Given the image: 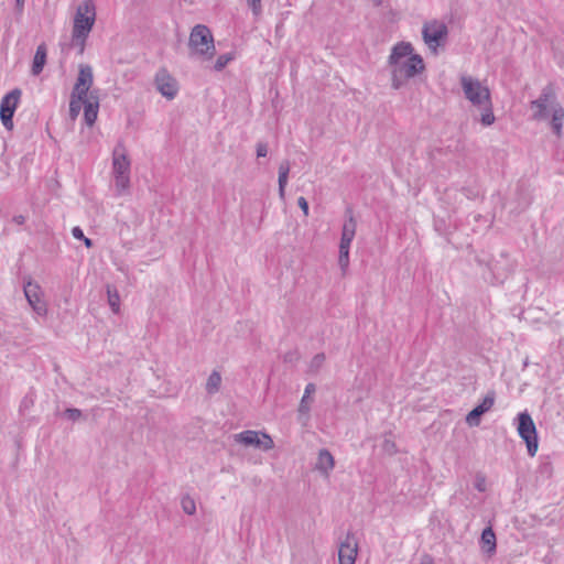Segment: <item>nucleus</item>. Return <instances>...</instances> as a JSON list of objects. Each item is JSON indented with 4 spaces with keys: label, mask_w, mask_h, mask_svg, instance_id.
<instances>
[{
    "label": "nucleus",
    "mask_w": 564,
    "mask_h": 564,
    "mask_svg": "<svg viewBox=\"0 0 564 564\" xmlns=\"http://www.w3.org/2000/svg\"><path fill=\"white\" fill-rule=\"evenodd\" d=\"M72 235L74 238L83 240L87 248H90L93 246V241L89 238L85 237L80 227H78V226L74 227L72 229Z\"/></svg>",
    "instance_id": "c85d7f7f"
},
{
    "label": "nucleus",
    "mask_w": 564,
    "mask_h": 564,
    "mask_svg": "<svg viewBox=\"0 0 564 564\" xmlns=\"http://www.w3.org/2000/svg\"><path fill=\"white\" fill-rule=\"evenodd\" d=\"M378 2H381L382 0H377Z\"/></svg>",
    "instance_id": "a19ab883"
},
{
    "label": "nucleus",
    "mask_w": 564,
    "mask_h": 564,
    "mask_svg": "<svg viewBox=\"0 0 564 564\" xmlns=\"http://www.w3.org/2000/svg\"><path fill=\"white\" fill-rule=\"evenodd\" d=\"M247 4L256 18L262 13L261 0H247Z\"/></svg>",
    "instance_id": "c756f323"
},
{
    "label": "nucleus",
    "mask_w": 564,
    "mask_h": 564,
    "mask_svg": "<svg viewBox=\"0 0 564 564\" xmlns=\"http://www.w3.org/2000/svg\"><path fill=\"white\" fill-rule=\"evenodd\" d=\"M532 110V119L536 121H543L549 118L553 132L561 137L563 121H564V108L557 101L555 91L552 87L547 86L542 89L540 96L530 102Z\"/></svg>",
    "instance_id": "7ed1b4c3"
},
{
    "label": "nucleus",
    "mask_w": 564,
    "mask_h": 564,
    "mask_svg": "<svg viewBox=\"0 0 564 564\" xmlns=\"http://www.w3.org/2000/svg\"><path fill=\"white\" fill-rule=\"evenodd\" d=\"M324 361H325V355L324 354L315 355L312 358L311 362H310V370L312 372L318 371V369L323 366Z\"/></svg>",
    "instance_id": "cd10ccee"
},
{
    "label": "nucleus",
    "mask_w": 564,
    "mask_h": 564,
    "mask_svg": "<svg viewBox=\"0 0 564 564\" xmlns=\"http://www.w3.org/2000/svg\"><path fill=\"white\" fill-rule=\"evenodd\" d=\"M96 21V8L93 0H85L77 9L74 17L72 41L84 51L86 40L91 32Z\"/></svg>",
    "instance_id": "39448f33"
},
{
    "label": "nucleus",
    "mask_w": 564,
    "mask_h": 564,
    "mask_svg": "<svg viewBox=\"0 0 564 564\" xmlns=\"http://www.w3.org/2000/svg\"><path fill=\"white\" fill-rule=\"evenodd\" d=\"M22 91L19 88L6 94L0 102V119L6 129H13V115L18 108Z\"/></svg>",
    "instance_id": "9d476101"
},
{
    "label": "nucleus",
    "mask_w": 564,
    "mask_h": 564,
    "mask_svg": "<svg viewBox=\"0 0 564 564\" xmlns=\"http://www.w3.org/2000/svg\"><path fill=\"white\" fill-rule=\"evenodd\" d=\"M26 218L23 215H17L13 217V221L17 225H23L25 223Z\"/></svg>",
    "instance_id": "58836bf2"
},
{
    "label": "nucleus",
    "mask_w": 564,
    "mask_h": 564,
    "mask_svg": "<svg viewBox=\"0 0 564 564\" xmlns=\"http://www.w3.org/2000/svg\"><path fill=\"white\" fill-rule=\"evenodd\" d=\"M349 250L350 249H339L338 264L343 272H345L349 265Z\"/></svg>",
    "instance_id": "bb28decb"
},
{
    "label": "nucleus",
    "mask_w": 564,
    "mask_h": 564,
    "mask_svg": "<svg viewBox=\"0 0 564 564\" xmlns=\"http://www.w3.org/2000/svg\"><path fill=\"white\" fill-rule=\"evenodd\" d=\"M25 299L39 316L47 314V305L43 300V291L39 283L29 280L23 288Z\"/></svg>",
    "instance_id": "9b49d317"
},
{
    "label": "nucleus",
    "mask_w": 564,
    "mask_h": 564,
    "mask_svg": "<svg viewBox=\"0 0 564 564\" xmlns=\"http://www.w3.org/2000/svg\"><path fill=\"white\" fill-rule=\"evenodd\" d=\"M216 53L215 41L210 29L204 24H196L188 37V55L192 59L210 61Z\"/></svg>",
    "instance_id": "20e7f679"
},
{
    "label": "nucleus",
    "mask_w": 564,
    "mask_h": 564,
    "mask_svg": "<svg viewBox=\"0 0 564 564\" xmlns=\"http://www.w3.org/2000/svg\"><path fill=\"white\" fill-rule=\"evenodd\" d=\"M413 51L409 42H400L392 47L388 63L393 89L402 88L409 79L424 72L425 64L422 56L414 54Z\"/></svg>",
    "instance_id": "f257e3e1"
},
{
    "label": "nucleus",
    "mask_w": 564,
    "mask_h": 564,
    "mask_svg": "<svg viewBox=\"0 0 564 564\" xmlns=\"http://www.w3.org/2000/svg\"><path fill=\"white\" fill-rule=\"evenodd\" d=\"M486 413L485 410L478 404L466 416V423L469 426H478L480 423V416Z\"/></svg>",
    "instance_id": "b1692460"
},
{
    "label": "nucleus",
    "mask_w": 564,
    "mask_h": 564,
    "mask_svg": "<svg viewBox=\"0 0 564 564\" xmlns=\"http://www.w3.org/2000/svg\"><path fill=\"white\" fill-rule=\"evenodd\" d=\"M99 99L95 91H89L87 101L84 107V120L88 127H91L98 116Z\"/></svg>",
    "instance_id": "2eb2a0df"
},
{
    "label": "nucleus",
    "mask_w": 564,
    "mask_h": 564,
    "mask_svg": "<svg viewBox=\"0 0 564 564\" xmlns=\"http://www.w3.org/2000/svg\"><path fill=\"white\" fill-rule=\"evenodd\" d=\"M108 304L115 314L120 312V295L116 288L107 285Z\"/></svg>",
    "instance_id": "5701e85b"
},
{
    "label": "nucleus",
    "mask_w": 564,
    "mask_h": 564,
    "mask_svg": "<svg viewBox=\"0 0 564 564\" xmlns=\"http://www.w3.org/2000/svg\"><path fill=\"white\" fill-rule=\"evenodd\" d=\"M47 50L45 44H40L35 51L31 73L33 76H39L46 64Z\"/></svg>",
    "instance_id": "6ab92c4d"
},
{
    "label": "nucleus",
    "mask_w": 564,
    "mask_h": 564,
    "mask_svg": "<svg viewBox=\"0 0 564 564\" xmlns=\"http://www.w3.org/2000/svg\"><path fill=\"white\" fill-rule=\"evenodd\" d=\"M356 221L352 217H349L343 226L341 237L339 242V249H350V245L356 235Z\"/></svg>",
    "instance_id": "f3484780"
},
{
    "label": "nucleus",
    "mask_w": 564,
    "mask_h": 564,
    "mask_svg": "<svg viewBox=\"0 0 564 564\" xmlns=\"http://www.w3.org/2000/svg\"><path fill=\"white\" fill-rule=\"evenodd\" d=\"M316 390V387L314 383H307L304 390V394L301 399L300 405H299V413L307 415L311 410V394H313Z\"/></svg>",
    "instance_id": "412c9836"
},
{
    "label": "nucleus",
    "mask_w": 564,
    "mask_h": 564,
    "mask_svg": "<svg viewBox=\"0 0 564 564\" xmlns=\"http://www.w3.org/2000/svg\"><path fill=\"white\" fill-rule=\"evenodd\" d=\"M234 441L243 446H252L262 451H270L274 447L271 436L261 431L247 430L234 435Z\"/></svg>",
    "instance_id": "1a4fd4ad"
},
{
    "label": "nucleus",
    "mask_w": 564,
    "mask_h": 564,
    "mask_svg": "<svg viewBox=\"0 0 564 564\" xmlns=\"http://www.w3.org/2000/svg\"><path fill=\"white\" fill-rule=\"evenodd\" d=\"M358 555V542L356 538L348 533L345 540L339 544L338 563L355 564Z\"/></svg>",
    "instance_id": "4468645a"
},
{
    "label": "nucleus",
    "mask_w": 564,
    "mask_h": 564,
    "mask_svg": "<svg viewBox=\"0 0 564 564\" xmlns=\"http://www.w3.org/2000/svg\"><path fill=\"white\" fill-rule=\"evenodd\" d=\"M131 161L127 148L122 141H119L112 151V175L130 174Z\"/></svg>",
    "instance_id": "ddd939ff"
},
{
    "label": "nucleus",
    "mask_w": 564,
    "mask_h": 564,
    "mask_svg": "<svg viewBox=\"0 0 564 564\" xmlns=\"http://www.w3.org/2000/svg\"><path fill=\"white\" fill-rule=\"evenodd\" d=\"M517 431L519 436L524 441L528 454L533 457L539 447L538 433L535 424L529 413L522 412L517 416Z\"/></svg>",
    "instance_id": "0eeeda50"
},
{
    "label": "nucleus",
    "mask_w": 564,
    "mask_h": 564,
    "mask_svg": "<svg viewBox=\"0 0 564 564\" xmlns=\"http://www.w3.org/2000/svg\"><path fill=\"white\" fill-rule=\"evenodd\" d=\"M113 185L117 196H123L129 194L130 191V174H115Z\"/></svg>",
    "instance_id": "aec40b11"
},
{
    "label": "nucleus",
    "mask_w": 564,
    "mask_h": 564,
    "mask_svg": "<svg viewBox=\"0 0 564 564\" xmlns=\"http://www.w3.org/2000/svg\"><path fill=\"white\" fill-rule=\"evenodd\" d=\"M290 173V164L288 161H284L279 166V174L289 175Z\"/></svg>",
    "instance_id": "e433bc0d"
},
{
    "label": "nucleus",
    "mask_w": 564,
    "mask_h": 564,
    "mask_svg": "<svg viewBox=\"0 0 564 564\" xmlns=\"http://www.w3.org/2000/svg\"><path fill=\"white\" fill-rule=\"evenodd\" d=\"M25 0H15V10L19 13L23 12Z\"/></svg>",
    "instance_id": "4c0bfd02"
},
{
    "label": "nucleus",
    "mask_w": 564,
    "mask_h": 564,
    "mask_svg": "<svg viewBox=\"0 0 564 564\" xmlns=\"http://www.w3.org/2000/svg\"><path fill=\"white\" fill-rule=\"evenodd\" d=\"M496 534L494 530L490 527L484 529L480 536V547L482 552L491 556L496 552Z\"/></svg>",
    "instance_id": "a211bd4d"
},
{
    "label": "nucleus",
    "mask_w": 564,
    "mask_h": 564,
    "mask_svg": "<svg viewBox=\"0 0 564 564\" xmlns=\"http://www.w3.org/2000/svg\"><path fill=\"white\" fill-rule=\"evenodd\" d=\"M423 564H432V563H431V562H425V563H423Z\"/></svg>",
    "instance_id": "ea45409f"
},
{
    "label": "nucleus",
    "mask_w": 564,
    "mask_h": 564,
    "mask_svg": "<svg viewBox=\"0 0 564 564\" xmlns=\"http://www.w3.org/2000/svg\"><path fill=\"white\" fill-rule=\"evenodd\" d=\"M220 384H221V375L218 371L214 370L209 375V377L206 381L205 389L208 394H215L219 391Z\"/></svg>",
    "instance_id": "4be33fe9"
},
{
    "label": "nucleus",
    "mask_w": 564,
    "mask_h": 564,
    "mask_svg": "<svg viewBox=\"0 0 564 564\" xmlns=\"http://www.w3.org/2000/svg\"><path fill=\"white\" fill-rule=\"evenodd\" d=\"M155 87L167 99H174L178 93L176 79L164 68L155 75Z\"/></svg>",
    "instance_id": "f8f14e48"
},
{
    "label": "nucleus",
    "mask_w": 564,
    "mask_h": 564,
    "mask_svg": "<svg viewBox=\"0 0 564 564\" xmlns=\"http://www.w3.org/2000/svg\"><path fill=\"white\" fill-rule=\"evenodd\" d=\"M234 59L232 53L221 54L217 57L214 68L217 72L223 70Z\"/></svg>",
    "instance_id": "393cba45"
},
{
    "label": "nucleus",
    "mask_w": 564,
    "mask_h": 564,
    "mask_svg": "<svg viewBox=\"0 0 564 564\" xmlns=\"http://www.w3.org/2000/svg\"><path fill=\"white\" fill-rule=\"evenodd\" d=\"M474 486L475 488L480 491V492H484L487 490V480H486V477L484 475H477L476 478H475V482H474Z\"/></svg>",
    "instance_id": "473e14b6"
},
{
    "label": "nucleus",
    "mask_w": 564,
    "mask_h": 564,
    "mask_svg": "<svg viewBox=\"0 0 564 564\" xmlns=\"http://www.w3.org/2000/svg\"><path fill=\"white\" fill-rule=\"evenodd\" d=\"M447 35L448 29L442 21L432 20L423 24V41L433 53H437V48L446 42Z\"/></svg>",
    "instance_id": "6e6552de"
},
{
    "label": "nucleus",
    "mask_w": 564,
    "mask_h": 564,
    "mask_svg": "<svg viewBox=\"0 0 564 564\" xmlns=\"http://www.w3.org/2000/svg\"><path fill=\"white\" fill-rule=\"evenodd\" d=\"M335 460L328 449H321L318 452L317 460L315 464L316 470L323 476L328 477L330 471L334 469Z\"/></svg>",
    "instance_id": "dca6fc26"
},
{
    "label": "nucleus",
    "mask_w": 564,
    "mask_h": 564,
    "mask_svg": "<svg viewBox=\"0 0 564 564\" xmlns=\"http://www.w3.org/2000/svg\"><path fill=\"white\" fill-rule=\"evenodd\" d=\"M268 154V145L264 142L257 143V156L264 158Z\"/></svg>",
    "instance_id": "f704fd0d"
},
{
    "label": "nucleus",
    "mask_w": 564,
    "mask_h": 564,
    "mask_svg": "<svg viewBox=\"0 0 564 564\" xmlns=\"http://www.w3.org/2000/svg\"><path fill=\"white\" fill-rule=\"evenodd\" d=\"M93 84L94 74L91 66L80 64L78 76L70 94L69 117L72 120H75L80 113L82 107H85Z\"/></svg>",
    "instance_id": "423d86ee"
},
{
    "label": "nucleus",
    "mask_w": 564,
    "mask_h": 564,
    "mask_svg": "<svg viewBox=\"0 0 564 564\" xmlns=\"http://www.w3.org/2000/svg\"><path fill=\"white\" fill-rule=\"evenodd\" d=\"M297 205L303 210L304 215H308V203L305 197L301 196L297 198Z\"/></svg>",
    "instance_id": "c9c22d12"
},
{
    "label": "nucleus",
    "mask_w": 564,
    "mask_h": 564,
    "mask_svg": "<svg viewBox=\"0 0 564 564\" xmlns=\"http://www.w3.org/2000/svg\"><path fill=\"white\" fill-rule=\"evenodd\" d=\"M495 404V392H489L479 404L485 412H488Z\"/></svg>",
    "instance_id": "2f4dec72"
},
{
    "label": "nucleus",
    "mask_w": 564,
    "mask_h": 564,
    "mask_svg": "<svg viewBox=\"0 0 564 564\" xmlns=\"http://www.w3.org/2000/svg\"><path fill=\"white\" fill-rule=\"evenodd\" d=\"M459 82L464 97L479 112L480 123L484 127L494 124L496 117L489 87L470 75H462Z\"/></svg>",
    "instance_id": "f03ea898"
},
{
    "label": "nucleus",
    "mask_w": 564,
    "mask_h": 564,
    "mask_svg": "<svg viewBox=\"0 0 564 564\" xmlns=\"http://www.w3.org/2000/svg\"><path fill=\"white\" fill-rule=\"evenodd\" d=\"M181 506H182L183 511L186 514L192 516L196 512V503H195L194 499L191 498L189 496H185L182 498Z\"/></svg>",
    "instance_id": "a878e982"
},
{
    "label": "nucleus",
    "mask_w": 564,
    "mask_h": 564,
    "mask_svg": "<svg viewBox=\"0 0 564 564\" xmlns=\"http://www.w3.org/2000/svg\"><path fill=\"white\" fill-rule=\"evenodd\" d=\"M65 415H66L69 420H72V421H76V420H78V419H80V417H82V411H80V410H78V409H73V408H70V409H66V411H65Z\"/></svg>",
    "instance_id": "72a5a7b5"
},
{
    "label": "nucleus",
    "mask_w": 564,
    "mask_h": 564,
    "mask_svg": "<svg viewBox=\"0 0 564 564\" xmlns=\"http://www.w3.org/2000/svg\"><path fill=\"white\" fill-rule=\"evenodd\" d=\"M289 175L279 174L278 183H279V196L281 199L285 198V187L288 184Z\"/></svg>",
    "instance_id": "7c9ffc66"
}]
</instances>
